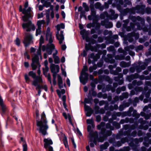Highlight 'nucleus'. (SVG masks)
<instances>
[{"instance_id":"5701e85b","label":"nucleus","mask_w":151,"mask_h":151,"mask_svg":"<svg viewBox=\"0 0 151 151\" xmlns=\"http://www.w3.org/2000/svg\"><path fill=\"white\" fill-rule=\"evenodd\" d=\"M58 84L59 87L60 88H63V81L62 78L61 76L58 75Z\"/></svg>"},{"instance_id":"338daca9","label":"nucleus","mask_w":151,"mask_h":151,"mask_svg":"<svg viewBox=\"0 0 151 151\" xmlns=\"http://www.w3.org/2000/svg\"><path fill=\"white\" fill-rule=\"evenodd\" d=\"M112 33L111 31H109L108 30H104L103 32L104 34L106 35H107L108 34H111Z\"/></svg>"},{"instance_id":"7c9ffc66","label":"nucleus","mask_w":151,"mask_h":151,"mask_svg":"<svg viewBox=\"0 0 151 151\" xmlns=\"http://www.w3.org/2000/svg\"><path fill=\"white\" fill-rule=\"evenodd\" d=\"M115 58L117 60H124V56L121 55H117L115 56Z\"/></svg>"},{"instance_id":"c85d7f7f","label":"nucleus","mask_w":151,"mask_h":151,"mask_svg":"<svg viewBox=\"0 0 151 151\" xmlns=\"http://www.w3.org/2000/svg\"><path fill=\"white\" fill-rule=\"evenodd\" d=\"M80 34L82 35L83 39H84L85 37L87 35H88L89 33L88 32L86 31V30L83 29L81 31Z\"/></svg>"},{"instance_id":"20e7f679","label":"nucleus","mask_w":151,"mask_h":151,"mask_svg":"<svg viewBox=\"0 0 151 151\" xmlns=\"http://www.w3.org/2000/svg\"><path fill=\"white\" fill-rule=\"evenodd\" d=\"M28 6V1H26L24 4V8L23 9L22 13L25 15L22 17V19L24 21H27L28 19L31 17V8L30 7H28L27 9H26Z\"/></svg>"},{"instance_id":"f704fd0d","label":"nucleus","mask_w":151,"mask_h":151,"mask_svg":"<svg viewBox=\"0 0 151 151\" xmlns=\"http://www.w3.org/2000/svg\"><path fill=\"white\" fill-rule=\"evenodd\" d=\"M97 68L96 65H94L92 66H90L89 68V70L90 73L92 72L93 70H96Z\"/></svg>"},{"instance_id":"49530a36","label":"nucleus","mask_w":151,"mask_h":151,"mask_svg":"<svg viewBox=\"0 0 151 151\" xmlns=\"http://www.w3.org/2000/svg\"><path fill=\"white\" fill-rule=\"evenodd\" d=\"M113 26V24L111 22H106L105 25V27L107 28L112 27Z\"/></svg>"},{"instance_id":"79ce46f5","label":"nucleus","mask_w":151,"mask_h":151,"mask_svg":"<svg viewBox=\"0 0 151 151\" xmlns=\"http://www.w3.org/2000/svg\"><path fill=\"white\" fill-rule=\"evenodd\" d=\"M54 54L53 55V58L54 59V62L55 63H58L60 62L59 58L58 56H55L54 55Z\"/></svg>"},{"instance_id":"e433bc0d","label":"nucleus","mask_w":151,"mask_h":151,"mask_svg":"<svg viewBox=\"0 0 151 151\" xmlns=\"http://www.w3.org/2000/svg\"><path fill=\"white\" fill-rule=\"evenodd\" d=\"M45 23V22L44 20H39L37 22V27H40L41 28V25L42 24H44Z\"/></svg>"},{"instance_id":"bf43d9fd","label":"nucleus","mask_w":151,"mask_h":151,"mask_svg":"<svg viewBox=\"0 0 151 151\" xmlns=\"http://www.w3.org/2000/svg\"><path fill=\"white\" fill-rule=\"evenodd\" d=\"M139 128L140 129H143L144 130H146L148 129V126L147 125H146L144 127L142 125H141L139 126Z\"/></svg>"},{"instance_id":"8fccbe9b","label":"nucleus","mask_w":151,"mask_h":151,"mask_svg":"<svg viewBox=\"0 0 151 151\" xmlns=\"http://www.w3.org/2000/svg\"><path fill=\"white\" fill-rule=\"evenodd\" d=\"M86 122L88 124H91L93 127H94V125L93 124V121L92 119H87Z\"/></svg>"},{"instance_id":"4be33fe9","label":"nucleus","mask_w":151,"mask_h":151,"mask_svg":"<svg viewBox=\"0 0 151 151\" xmlns=\"http://www.w3.org/2000/svg\"><path fill=\"white\" fill-rule=\"evenodd\" d=\"M131 62L127 63L124 61H121L120 63V65L122 68L128 67L130 66Z\"/></svg>"},{"instance_id":"f8f14e48","label":"nucleus","mask_w":151,"mask_h":151,"mask_svg":"<svg viewBox=\"0 0 151 151\" xmlns=\"http://www.w3.org/2000/svg\"><path fill=\"white\" fill-rule=\"evenodd\" d=\"M124 23L123 25V26L124 28L126 29L128 31H129L131 30V29H133L134 27V24L132 23L131 22L130 23V26L127 27V25L129 22V19H126L123 21Z\"/></svg>"},{"instance_id":"c9c22d12","label":"nucleus","mask_w":151,"mask_h":151,"mask_svg":"<svg viewBox=\"0 0 151 151\" xmlns=\"http://www.w3.org/2000/svg\"><path fill=\"white\" fill-rule=\"evenodd\" d=\"M45 23V22L44 20H39L37 22V27H40L41 28V25L42 24H44Z\"/></svg>"},{"instance_id":"f03ea898","label":"nucleus","mask_w":151,"mask_h":151,"mask_svg":"<svg viewBox=\"0 0 151 151\" xmlns=\"http://www.w3.org/2000/svg\"><path fill=\"white\" fill-rule=\"evenodd\" d=\"M41 117L40 121L37 120V125L40 127L39 132L45 135L47 134V130L48 128V126L47 125V121L44 112L42 114Z\"/></svg>"},{"instance_id":"9b49d317","label":"nucleus","mask_w":151,"mask_h":151,"mask_svg":"<svg viewBox=\"0 0 151 151\" xmlns=\"http://www.w3.org/2000/svg\"><path fill=\"white\" fill-rule=\"evenodd\" d=\"M92 127L91 125H88L87 127V130L88 132H90L89 135L91 137V140H92V139L93 137V142L94 143H96V139L98 137V133L96 132H93L91 131Z\"/></svg>"},{"instance_id":"4d7b16f0","label":"nucleus","mask_w":151,"mask_h":151,"mask_svg":"<svg viewBox=\"0 0 151 151\" xmlns=\"http://www.w3.org/2000/svg\"><path fill=\"white\" fill-rule=\"evenodd\" d=\"M147 65V64L146 63H143L142 65L140 66V67L142 70H144L145 69Z\"/></svg>"},{"instance_id":"864d4df0","label":"nucleus","mask_w":151,"mask_h":151,"mask_svg":"<svg viewBox=\"0 0 151 151\" xmlns=\"http://www.w3.org/2000/svg\"><path fill=\"white\" fill-rule=\"evenodd\" d=\"M84 108L87 111H93V110L89 106H87L86 104L84 105Z\"/></svg>"},{"instance_id":"c756f323","label":"nucleus","mask_w":151,"mask_h":151,"mask_svg":"<svg viewBox=\"0 0 151 151\" xmlns=\"http://www.w3.org/2000/svg\"><path fill=\"white\" fill-rule=\"evenodd\" d=\"M63 142L64 144V145L65 147L68 148V141L67 138L66 136L64 135V138L63 139Z\"/></svg>"},{"instance_id":"a19ab883","label":"nucleus","mask_w":151,"mask_h":151,"mask_svg":"<svg viewBox=\"0 0 151 151\" xmlns=\"http://www.w3.org/2000/svg\"><path fill=\"white\" fill-rule=\"evenodd\" d=\"M118 51L120 53H123L124 56L126 55L127 54L126 52L127 51L124 50L121 48H120L118 49Z\"/></svg>"},{"instance_id":"5fc2aeb1","label":"nucleus","mask_w":151,"mask_h":151,"mask_svg":"<svg viewBox=\"0 0 151 151\" xmlns=\"http://www.w3.org/2000/svg\"><path fill=\"white\" fill-rule=\"evenodd\" d=\"M105 80L108 82L110 83L111 84L112 83V79H111L109 76H106L105 78Z\"/></svg>"},{"instance_id":"cd10ccee","label":"nucleus","mask_w":151,"mask_h":151,"mask_svg":"<svg viewBox=\"0 0 151 151\" xmlns=\"http://www.w3.org/2000/svg\"><path fill=\"white\" fill-rule=\"evenodd\" d=\"M1 107V114L2 115L4 114L7 110V108L5 105L4 104L0 105Z\"/></svg>"},{"instance_id":"052dcab7","label":"nucleus","mask_w":151,"mask_h":151,"mask_svg":"<svg viewBox=\"0 0 151 151\" xmlns=\"http://www.w3.org/2000/svg\"><path fill=\"white\" fill-rule=\"evenodd\" d=\"M46 77H47V79L49 81L50 83L51 84L52 83V81L51 80V76L49 73H48L46 75H45Z\"/></svg>"},{"instance_id":"6e6552de","label":"nucleus","mask_w":151,"mask_h":151,"mask_svg":"<svg viewBox=\"0 0 151 151\" xmlns=\"http://www.w3.org/2000/svg\"><path fill=\"white\" fill-rule=\"evenodd\" d=\"M64 24L63 23H61L60 24H58L57 26L58 32L56 34V36L57 39L59 40L60 44H61L62 43L63 41L64 40V37L63 35V32L61 31L60 34H59V32L61 28L64 29Z\"/></svg>"},{"instance_id":"37998d69","label":"nucleus","mask_w":151,"mask_h":151,"mask_svg":"<svg viewBox=\"0 0 151 151\" xmlns=\"http://www.w3.org/2000/svg\"><path fill=\"white\" fill-rule=\"evenodd\" d=\"M132 84L134 85H137L138 86H139L142 84V82L141 81L137 82L136 80H134L132 82Z\"/></svg>"},{"instance_id":"6ab92c4d","label":"nucleus","mask_w":151,"mask_h":151,"mask_svg":"<svg viewBox=\"0 0 151 151\" xmlns=\"http://www.w3.org/2000/svg\"><path fill=\"white\" fill-rule=\"evenodd\" d=\"M108 58H105V61L107 62H109L111 63H114L115 60L114 59H112L113 56L111 54H108L107 55Z\"/></svg>"},{"instance_id":"2eb2a0df","label":"nucleus","mask_w":151,"mask_h":151,"mask_svg":"<svg viewBox=\"0 0 151 151\" xmlns=\"http://www.w3.org/2000/svg\"><path fill=\"white\" fill-rule=\"evenodd\" d=\"M45 143L44 144V147L46 149H47L49 146L51 145H52L53 142L52 140L49 138L45 139L43 140Z\"/></svg>"},{"instance_id":"680f3d73","label":"nucleus","mask_w":151,"mask_h":151,"mask_svg":"<svg viewBox=\"0 0 151 151\" xmlns=\"http://www.w3.org/2000/svg\"><path fill=\"white\" fill-rule=\"evenodd\" d=\"M113 125L115 126L116 128L119 129L120 127V125L119 124L115 122L113 123Z\"/></svg>"},{"instance_id":"9d476101","label":"nucleus","mask_w":151,"mask_h":151,"mask_svg":"<svg viewBox=\"0 0 151 151\" xmlns=\"http://www.w3.org/2000/svg\"><path fill=\"white\" fill-rule=\"evenodd\" d=\"M25 37L23 41V43L25 47L28 46L32 42L33 39L32 35L30 34L25 33Z\"/></svg>"},{"instance_id":"603ef678","label":"nucleus","mask_w":151,"mask_h":151,"mask_svg":"<svg viewBox=\"0 0 151 151\" xmlns=\"http://www.w3.org/2000/svg\"><path fill=\"white\" fill-rule=\"evenodd\" d=\"M24 79L27 83H29L30 81V79L27 74L24 75Z\"/></svg>"},{"instance_id":"69168bd1","label":"nucleus","mask_w":151,"mask_h":151,"mask_svg":"<svg viewBox=\"0 0 151 151\" xmlns=\"http://www.w3.org/2000/svg\"><path fill=\"white\" fill-rule=\"evenodd\" d=\"M106 127L107 129H109L110 130L113 129V127L111 126L109 123H107L106 125Z\"/></svg>"},{"instance_id":"de8ad7c7","label":"nucleus","mask_w":151,"mask_h":151,"mask_svg":"<svg viewBox=\"0 0 151 151\" xmlns=\"http://www.w3.org/2000/svg\"><path fill=\"white\" fill-rule=\"evenodd\" d=\"M128 35L129 37H133L136 36H137V38L139 37V34L134 32H132L128 34Z\"/></svg>"},{"instance_id":"1a4fd4ad","label":"nucleus","mask_w":151,"mask_h":151,"mask_svg":"<svg viewBox=\"0 0 151 151\" xmlns=\"http://www.w3.org/2000/svg\"><path fill=\"white\" fill-rule=\"evenodd\" d=\"M22 26L23 29H26V31L28 32L31 31V29L34 30L35 29L34 25L32 23L31 21H28L27 23H23L22 24Z\"/></svg>"},{"instance_id":"4468645a","label":"nucleus","mask_w":151,"mask_h":151,"mask_svg":"<svg viewBox=\"0 0 151 151\" xmlns=\"http://www.w3.org/2000/svg\"><path fill=\"white\" fill-rule=\"evenodd\" d=\"M44 42V39L43 37L42 36H41L40 39V46L39 49L37 51V55L38 56L41 58V50L40 48L41 47V45Z\"/></svg>"},{"instance_id":"0eeeda50","label":"nucleus","mask_w":151,"mask_h":151,"mask_svg":"<svg viewBox=\"0 0 151 151\" xmlns=\"http://www.w3.org/2000/svg\"><path fill=\"white\" fill-rule=\"evenodd\" d=\"M43 83L42 79L41 77H37L36 78L33 80L32 82V85L36 86V89L38 90V94L39 95H40L41 90V89L42 88V86L39 83Z\"/></svg>"},{"instance_id":"dca6fc26","label":"nucleus","mask_w":151,"mask_h":151,"mask_svg":"<svg viewBox=\"0 0 151 151\" xmlns=\"http://www.w3.org/2000/svg\"><path fill=\"white\" fill-rule=\"evenodd\" d=\"M50 68L51 72H58L60 69L58 65H55L54 64H52L51 65Z\"/></svg>"},{"instance_id":"e2e57ef3","label":"nucleus","mask_w":151,"mask_h":151,"mask_svg":"<svg viewBox=\"0 0 151 151\" xmlns=\"http://www.w3.org/2000/svg\"><path fill=\"white\" fill-rule=\"evenodd\" d=\"M114 47L113 46H111L107 48V50L109 51H113L114 50Z\"/></svg>"},{"instance_id":"ea45409f","label":"nucleus","mask_w":151,"mask_h":151,"mask_svg":"<svg viewBox=\"0 0 151 151\" xmlns=\"http://www.w3.org/2000/svg\"><path fill=\"white\" fill-rule=\"evenodd\" d=\"M132 116L133 117H135L136 118H138L139 117L140 115L139 114L137 113L136 111L134 110L133 111Z\"/></svg>"},{"instance_id":"4c0bfd02","label":"nucleus","mask_w":151,"mask_h":151,"mask_svg":"<svg viewBox=\"0 0 151 151\" xmlns=\"http://www.w3.org/2000/svg\"><path fill=\"white\" fill-rule=\"evenodd\" d=\"M134 48V47L133 45H130L129 46H127L124 48V50L127 51H129L130 50H132Z\"/></svg>"},{"instance_id":"b1692460","label":"nucleus","mask_w":151,"mask_h":151,"mask_svg":"<svg viewBox=\"0 0 151 151\" xmlns=\"http://www.w3.org/2000/svg\"><path fill=\"white\" fill-rule=\"evenodd\" d=\"M21 140L23 142L22 145L23 151H27V145L23 137H21Z\"/></svg>"},{"instance_id":"393cba45","label":"nucleus","mask_w":151,"mask_h":151,"mask_svg":"<svg viewBox=\"0 0 151 151\" xmlns=\"http://www.w3.org/2000/svg\"><path fill=\"white\" fill-rule=\"evenodd\" d=\"M63 115L65 119H67L68 118L69 122L71 124H72V122L71 117L70 114H68L67 115L65 113H63Z\"/></svg>"},{"instance_id":"aec40b11","label":"nucleus","mask_w":151,"mask_h":151,"mask_svg":"<svg viewBox=\"0 0 151 151\" xmlns=\"http://www.w3.org/2000/svg\"><path fill=\"white\" fill-rule=\"evenodd\" d=\"M91 15H92L93 17V23H94L95 21H97V16L96 15V12L95 9H91Z\"/></svg>"},{"instance_id":"72a5a7b5","label":"nucleus","mask_w":151,"mask_h":151,"mask_svg":"<svg viewBox=\"0 0 151 151\" xmlns=\"http://www.w3.org/2000/svg\"><path fill=\"white\" fill-rule=\"evenodd\" d=\"M106 17H109V14L107 12H104L103 13L101 14L100 15V17L101 19H104Z\"/></svg>"},{"instance_id":"13d9d810","label":"nucleus","mask_w":151,"mask_h":151,"mask_svg":"<svg viewBox=\"0 0 151 151\" xmlns=\"http://www.w3.org/2000/svg\"><path fill=\"white\" fill-rule=\"evenodd\" d=\"M41 28L39 27H37V29L36 30V36H37L38 35H39L40 34L41 31Z\"/></svg>"},{"instance_id":"a211bd4d","label":"nucleus","mask_w":151,"mask_h":151,"mask_svg":"<svg viewBox=\"0 0 151 151\" xmlns=\"http://www.w3.org/2000/svg\"><path fill=\"white\" fill-rule=\"evenodd\" d=\"M110 12L111 13V14L109 15V17L111 19H116L118 16V15L117 14H115L114 11L112 10H110Z\"/></svg>"},{"instance_id":"c03bdc74","label":"nucleus","mask_w":151,"mask_h":151,"mask_svg":"<svg viewBox=\"0 0 151 151\" xmlns=\"http://www.w3.org/2000/svg\"><path fill=\"white\" fill-rule=\"evenodd\" d=\"M49 68L48 67H45V68H43V74L44 75H46L48 73L47 72L48 71Z\"/></svg>"},{"instance_id":"0e129e2a","label":"nucleus","mask_w":151,"mask_h":151,"mask_svg":"<svg viewBox=\"0 0 151 151\" xmlns=\"http://www.w3.org/2000/svg\"><path fill=\"white\" fill-rule=\"evenodd\" d=\"M88 70V68L85 65L83 66V69L81 73H86V71Z\"/></svg>"},{"instance_id":"39448f33","label":"nucleus","mask_w":151,"mask_h":151,"mask_svg":"<svg viewBox=\"0 0 151 151\" xmlns=\"http://www.w3.org/2000/svg\"><path fill=\"white\" fill-rule=\"evenodd\" d=\"M129 18L134 22H135L137 20L140 21L141 25L139 22L136 23L135 25L137 26L138 29L141 30L142 29V27H143L145 22L143 19L139 16H138L137 17L134 16H130Z\"/></svg>"},{"instance_id":"7ed1b4c3","label":"nucleus","mask_w":151,"mask_h":151,"mask_svg":"<svg viewBox=\"0 0 151 151\" xmlns=\"http://www.w3.org/2000/svg\"><path fill=\"white\" fill-rule=\"evenodd\" d=\"M144 5H137L135 7H133L131 9L127 8L124 10V12L126 13H129L130 14H134L136 13L141 14H144L145 13Z\"/></svg>"},{"instance_id":"f257e3e1","label":"nucleus","mask_w":151,"mask_h":151,"mask_svg":"<svg viewBox=\"0 0 151 151\" xmlns=\"http://www.w3.org/2000/svg\"><path fill=\"white\" fill-rule=\"evenodd\" d=\"M50 28L48 27L47 29L46 39L48 40L49 43L47 45L46 51L49 55H51L53 50H54L55 52L53 54L55 56L58 54V52L57 50H55V47L53 44L52 43L54 39V37L52 36L51 33L50 32Z\"/></svg>"},{"instance_id":"f3484780","label":"nucleus","mask_w":151,"mask_h":151,"mask_svg":"<svg viewBox=\"0 0 151 151\" xmlns=\"http://www.w3.org/2000/svg\"><path fill=\"white\" fill-rule=\"evenodd\" d=\"M101 132L105 137L110 136L111 134V131H106V129L104 128L102 129Z\"/></svg>"},{"instance_id":"423d86ee","label":"nucleus","mask_w":151,"mask_h":151,"mask_svg":"<svg viewBox=\"0 0 151 151\" xmlns=\"http://www.w3.org/2000/svg\"><path fill=\"white\" fill-rule=\"evenodd\" d=\"M39 57L37 55H35L32 59V63L31 64V66L33 70H35L37 67L38 66H39V69L37 71V73L39 76L40 75L41 73V71L40 70V65L39 62Z\"/></svg>"},{"instance_id":"a878e982","label":"nucleus","mask_w":151,"mask_h":151,"mask_svg":"<svg viewBox=\"0 0 151 151\" xmlns=\"http://www.w3.org/2000/svg\"><path fill=\"white\" fill-rule=\"evenodd\" d=\"M127 141V139L125 138L122 139L121 141H118L116 143V145L118 147L122 145V144L124 143L125 142Z\"/></svg>"},{"instance_id":"ddd939ff","label":"nucleus","mask_w":151,"mask_h":151,"mask_svg":"<svg viewBox=\"0 0 151 151\" xmlns=\"http://www.w3.org/2000/svg\"><path fill=\"white\" fill-rule=\"evenodd\" d=\"M88 76V74L87 73H81L79 78L81 82L83 84L85 85L87 82Z\"/></svg>"},{"instance_id":"bb28decb","label":"nucleus","mask_w":151,"mask_h":151,"mask_svg":"<svg viewBox=\"0 0 151 151\" xmlns=\"http://www.w3.org/2000/svg\"><path fill=\"white\" fill-rule=\"evenodd\" d=\"M85 48L87 51L90 50L91 51H93L94 50L93 47L91 46V44L90 43H89L88 44H86Z\"/></svg>"},{"instance_id":"2f4dec72","label":"nucleus","mask_w":151,"mask_h":151,"mask_svg":"<svg viewBox=\"0 0 151 151\" xmlns=\"http://www.w3.org/2000/svg\"><path fill=\"white\" fill-rule=\"evenodd\" d=\"M29 76H31L32 78L35 79L37 77H40V76H36L35 73L32 71H30L29 73Z\"/></svg>"},{"instance_id":"09e8293b","label":"nucleus","mask_w":151,"mask_h":151,"mask_svg":"<svg viewBox=\"0 0 151 151\" xmlns=\"http://www.w3.org/2000/svg\"><path fill=\"white\" fill-rule=\"evenodd\" d=\"M43 3V6H45L46 7H49L50 6V2H48L46 1H45Z\"/></svg>"},{"instance_id":"3c124183","label":"nucleus","mask_w":151,"mask_h":151,"mask_svg":"<svg viewBox=\"0 0 151 151\" xmlns=\"http://www.w3.org/2000/svg\"><path fill=\"white\" fill-rule=\"evenodd\" d=\"M95 6L96 8L101 10V5L100 3L99 2L96 3L95 4Z\"/></svg>"},{"instance_id":"58836bf2","label":"nucleus","mask_w":151,"mask_h":151,"mask_svg":"<svg viewBox=\"0 0 151 151\" xmlns=\"http://www.w3.org/2000/svg\"><path fill=\"white\" fill-rule=\"evenodd\" d=\"M133 76V74L127 76L126 79L128 80L129 82H131L132 80L134 79V76Z\"/></svg>"},{"instance_id":"473e14b6","label":"nucleus","mask_w":151,"mask_h":151,"mask_svg":"<svg viewBox=\"0 0 151 151\" xmlns=\"http://www.w3.org/2000/svg\"><path fill=\"white\" fill-rule=\"evenodd\" d=\"M109 146V144L108 142H106L104 144L101 145L100 146L102 150H105L106 149L107 147Z\"/></svg>"},{"instance_id":"412c9836","label":"nucleus","mask_w":151,"mask_h":151,"mask_svg":"<svg viewBox=\"0 0 151 151\" xmlns=\"http://www.w3.org/2000/svg\"><path fill=\"white\" fill-rule=\"evenodd\" d=\"M100 58V54H96L95 55L94 54L92 53L90 55V58L93 59L94 61H96Z\"/></svg>"},{"instance_id":"6e6d98bb","label":"nucleus","mask_w":151,"mask_h":151,"mask_svg":"<svg viewBox=\"0 0 151 151\" xmlns=\"http://www.w3.org/2000/svg\"><path fill=\"white\" fill-rule=\"evenodd\" d=\"M139 64L140 65V64ZM135 69L137 73H139L142 70L141 68H140V65L136 66Z\"/></svg>"},{"instance_id":"a18cd8bd","label":"nucleus","mask_w":151,"mask_h":151,"mask_svg":"<svg viewBox=\"0 0 151 151\" xmlns=\"http://www.w3.org/2000/svg\"><path fill=\"white\" fill-rule=\"evenodd\" d=\"M83 6L85 10L86 11L88 12L89 11V8L86 3H83Z\"/></svg>"},{"instance_id":"774afa93","label":"nucleus","mask_w":151,"mask_h":151,"mask_svg":"<svg viewBox=\"0 0 151 151\" xmlns=\"http://www.w3.org/2000/svg\"><path fill=\"white\" fill-rule=\"evenodd\" d=\"M129 147H125L123 149L120 150L119 151H129Z\"/></svg>"}]
</instances>
